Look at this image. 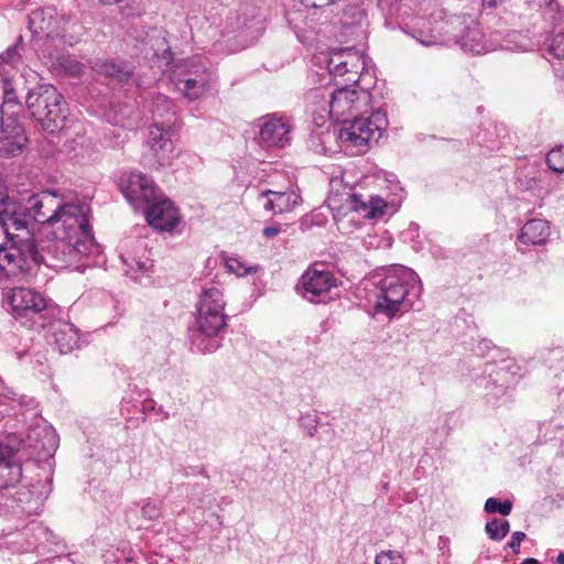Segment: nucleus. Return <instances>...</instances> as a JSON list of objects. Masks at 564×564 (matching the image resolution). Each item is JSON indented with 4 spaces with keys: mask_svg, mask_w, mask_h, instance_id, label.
<instances>
[{
    "mask_svg": "<svg viewBox=\"0 0 564 564\" xmlns=\"http://www.w3.org/2000/svg\"><path fill=\"white\" fill-rule=\"evenodd\" d=\"M61 18L53 8L36 9L29 15L30 30L41 37H54L59 33Z\"/></svg>",
    "mask_w": 564,
    "mask_h": 564,
    "instance_id": "nucleus-19",
    "label": "nucleus"
},
{
    "mask_svg": "<svg viewBox=\"0 0 564 564\" xmlns=\"http://www.w3.org/2000/svg\"><path fill=\"white\" fill-rule=\"evenodd\" d=\"M281 231L279 226H269L263 229V235L267 238H272L276 236Z\"/></svg>",
    "mask_w": 564,
    "mask_h": 564,
    "instance_id": "nucleus-41",
    "label": "nucleus"
},
{
    "mask_svg": "<svg viewBox=\"0 0 564 564\" xmlns=\"http://www.w3.org/2000/svg\"><path fill=\"white\" fill-rule=\"evenodd\" d=\"M301 426L306 431L308 436H314L317 432V419L316 416L306 415L300 419Z\"/></svg>",
    "mask_w": 564,
    "mask_h": 564,
    "instance_id": "nucleus-36",
    "label": "nucleus"
},
{
    "mask_svg": "<svg viewBox=\"0 0 564 564\" xmlns=\"http://www.w3.org/2000/svg\"><path fill=\"white\" fill-rule=\"evenodd\" d=\"M546 164L555 173H564V145H557L546 154Z\"/></svg>",
    "mask_w": 564,
    "mask_h": 564,
    "instance_id": "nucleus-29",
    "label": "nucleus"
},
{
    "mask_svg": "<svg viewBox=\"0 0 564 564\" xmlns=\"http://www.w3.org/2000/svg\"><path fill=\"white\" fill-rule=\"evenodd\" d=\"M549 51L554 57L564 58V31L553 36Z\"/></svg>",
    "mask_w": 564,
    "mask_h": 564,
    "instance_id": "nucleus-35",
    "label": "nucleus"
},
{
    "mask_svg": "<svg viewBox=\"0 0 564 564\" xmlns=\"http://www.w3.org/2000/svg\"><path fill=\"white\" fill-rule=\"evenodd\" d=\"M551 235L547 221L543 219H531L527 221L519 235V241L524 245H543Z\"/></svg>",
    "mask_w": 564,
    "mask_h": 564,
    "instance_id": "nucleus-23",
    "label": "nucleus"
},
{
    "mask_svg": "<svg viewBox=\"0 0 564 564\" xmlns=\"http://www.w3.org/2000/svg\"><path fill=\"white\" fill-rule=\"evenodd\" d=\"M141 516L147 521H155L162 516L160 503L145 499L141 502Z\"/></svg>",
    "mask_w": 564,
    "mask_h": 564,
    "instance_id": "nucleus-32",
    "label": "nucleus"
},
{
    "mask_svg": "<svg viewBox=\"0 0 564 564\" xmlns=\"http://www.w3.org/2000/svg\"><path fill=\"white\" fill-rule=\"evenodd\" d=\"M32 117L48 133L64 128L68 108L63 95L51 84H39L29 90L25 100Z\"/></svg>",
    "mask_w": 564,
    "mask_h": 564,
    "instance_id": "nucleus-4",
    "label": "nucleus"
},
{
    "mask_svg": "<svg viewBox=\"0 0 564 564\" xmlns=\"http://www.w3.org/2000/svg\"><path fill=\"white\" fill-rule=\"evenodd\" d=\"M421 293V281L412 269L393 267L378 282L373 308L391 319L397 313L411 310Z\"/></svg>",
    "mask_w": 564,
    "mask_h": 564,
    "instance_id": "nucleus-2",
    "label": "nucleus"
},
{
    "mask_svg": "<svg viewBox=\"0 0 564 564\" xmlns=\"http://www.w3.org/2000/svg\"><path fill=\"white\" fill-rule=\"evenodd\" d=\"M313 97H322L325 113L337 121L347 120V116H359L368 112L371 95L366 89H350L349 87H317Z\"/></svg>",
    "mask_w": 564,
    "mask_h": 564,
    "instance_id": "nucleus-5",
    "label": "nucleus"
},
{
    "mask_svg": "<svg viewBox=\"0 0 564 564\" xmlns=\"http://www.w3.org/2000/svg\"><path fill=\"white\" fill-rule=\"evenodd\" d=\"M6 54H7L6 59H7L8 62L13 63V62H14V59H15V58H18V54H17V51H15L14 48H10V50H8Z\"/></svg>",
    "mask_w": 564,
    "mask_h": 564,
    "instance_id": "nucleus-42",
    "label": "nucleus"
},
{
    "mask_svg": "<svg viewBox=\"0 0 564 564\" xmlns=\"http://www.w3.org/2000/svg\"><path fill=\"white\" fill-rule=\"evenodd\" d=\"M12 242L10 248H0V272L12 281H28L29 280V261L34 264H40L44 261L41 256L35 240L29 230L25 238L6 237Z\"/></svg>",
    "mask_w": 564,
    "mask_h": 564,
    "instance_id": "nucleus-6",
    "label": "nucleus"
},
{
    "mask_svg": "<svg viewBox=\"0 0 564 564\" xmlns=\"http://www.w3.org/2000/svg\"><path fill=\"white\" fill-rule=\"evenodd\" d=\"M317 88H314V89H311L306 96V99L307 101L314 106L316 108V110H321L324 112L323 110V107H325L326 105L324 104L322 97H313V93L316 90Z\"/></svg>",
    "mask_w": 564,
    "mask_h": 564,
    "instance_id": "nucleus-39",
    "label": "nucleus"
},
{
    "mask_svg": "<svg viewBox=\"0 0 564 564\" xmlns=\"http://www.w3.org/2000/svg\"><path fill=\"white\" fill-rule=\"evenodd\" d=\"M375 564H405V558L399 551L387 550L376 555Z\"/></svg>",
    "mask_w": 564,
    "mask_h": 564,
    "instance_id": "nucleus-33",
    "label": "nucleus"
},
{
    "mask_svg": "<svg viewBox=\"0 0 564 564\" xmlns=\"http://www.w3.org/2000/svg\"><path fill=\"white\" fill-rule=\"evenodd\" d=\"M336 279L330 271L308 268L300 280V292L310 302H317L319 297L335 288Z\"/></svg>",
    "mask_w": 564,
    "mask_h": 564,
    "instance_id": "nucleus-14",
    "label": "nucleus"
},
{
    "mask_svg": "<svg viewBox=\"0 0 564 564\" xmlns=\"http://www.w3.org/2000/svg\"><path fill=\"white\" fill-rule=\"evenodd\" d=\"M0 80L2 82V90H3V104L0 108V112L2 113V110L8 112V108L13 106L20 108V105L18 102L15 89L12 85V83L9 79H4L0 76Z\"/></svg>",
    "mask_w": 564,
    "mask_h": 564,
    "instance_id": "nucleus-30",
    "label": "nucleus"
},
{
    "mask_svg": "<svg viewBox=\"0 0 564 564\" xmlns=\"http://www.w3.org/2000/svg\"><path fill=\"white\" fill-rule=\"evenodd\" d=\"M150 226L160 231H171L178 223V213L170 199L150 203L145 210Z\"/></svg>",
    "mask_w": 564,
    "mask_h": 564,
    "instance_id": "nucleus-16",
    "label": "nucleus"
},
{
    "mask_svg": "<svg viewBox=\"0 0 564 564\" xmlns=\"http://www.w3.org/2000/svg\"><path fill=\"white\" fill-rule=\"evenodd\" d=\"M26 143L24 128L19 122L15 112L2 110L0 122V156H15L20 154Z\"/></svg>",
    "mask_w": 564,
    "mask_h": 564,
    "instance_id": "nucleus-11",
    "label": "nucleus"
},
{
    "mask_svg": "<svg viewBox=\"0 0 564 564\" xmlns=\"http://www.w3.org/2000/svg\"><path fill=\"white\" fill-rule=\"evenodd\" d=\"M58 444L57 434L48 426L31 429L26 437V446L32 448V454L37 459L51 457Z\"/></svg>",
    "mask_w": 564,
    "mask_h": 564,
    "instance_id": "nucleus-17",
    "label": "nucleus"
},
{
    "mask_svg": "<svg viewBox=\"0 0 564 564\" xmlns=\"http://www.w3.org/2000/svg\"><path fill=\"white\" fill-rule=\"evenodd\" d=\"M354 208L357 212L364 213V216L369 219L379 218L384 214L387 203L379 196H369L364 200L361 195H352Z\"/></svg>",
    "mask_w": 564,
    "mask_h": 564,
    "instance_id": "nucleus-25",
    "label": "nucleus"
},
{
    "mask_svg": "<svg viewBox=\"0 0 564 564\" xmlns=\"http://www.w3.org/2000/svg\"><path fill=\"white\" fill-rule=\"evenodd\" d=\"M0 235L25 238L29 235L28 220L21 212V204L9 197L7 186L0 178Z\"/></svg>",
    "mask_w": 564,
    "mask_h": 564,
    "instance_id": "nucleus-10",
    "label": "nucleus"
},
{
    "mask_svg": "<svg viewBox=\"0 0 564 564\" xmlns=\"http://www.w3.org/2000/svg\"><path fill=\"white\" fill-rule=\"evenodd\" d=\"M457 43L467 52L480 54L487 51L484 34L477 24L467 26L465 32L457 39Z\"/></svg>",
    "mask_w": 564,
    "mask_h": 564,
    "instance_id": "nucleus-26",
    "label": "nucleus"
},
{
    "mask_svg": "<svg viewBox=\"0 0 564 564\" xmlns=\"http://www.w3.org/2000/svg\"><path fill=\"white\" fill-rule=\"evenodd\" d=\"M521 564H540V563L538 560L529 557V558L523 560V562Z\"/></svg>",
    "mask_w": 564,
    "mask_h": 564,
    "instance_id": "nucleus-44",
    "label": "nucleus"
},
{
    "mask_svg": "<svg viewBox=\"0 0 564 564\" xmlns=\"http://www.w3.org/2000/svg\"><path fill=\"white\" fill-rule=\"evenodd\" d=\"M387 124L386 113L380 110L373 111L370 117L355 116L352 120L343 121L339 140L362 153L370 142H377L381 138Z\"/></svg>",
    "mask_w": 564,
    "mask_h": 564,
    "instance_id": "nucleus-7",
    "label": "nucleus"
},
{
    "mask_svg": "<svg viewBox=\"0 0 564 564\" xmlns=\"http://www.w3.org/2000/svg\"><path fill=\"white\" fill-rule=\"evenodd\" d=\"M12 312L17 318H42L47 307L44 296L26 288H14L9 297Z\"/></svg>",
    "mask_w": 564,
    "mask_h": 564,
    "instance_id": "nucleus-12",
    "label": "nucleus"
},
{
    "mask_svg": "<svg viewBox=\"0 0 564 564\" xmlns=\"http://www.w3.org/2000/svg\"><path fill=\"white\" fill-rule=\"evenodd\" d=\"M176 87L189 101L197 100L207 93L215 80V73L195 56L175 72Z\"/></svg>",
    "mask_w": 564,
    "mask_h": 564,
    "instance_id": "nucleus-8",
    "label": "nucleus"
},
{
    "mask_svg": "<svg viewBox=\"0 0 564 564\" xmlns=\"http://www.w3.org/2000/svg\"><path fill=\"white\" fill-rule=\"evenodd\" d=\"M24 510H25L28 513H31V512L33 511L31 508H28V509H25V508H24Z\"/></svg>",
    "mask_w": 564,
    "mask_h": 564,
    "instance_id": "nucleus-47",
    "label": "nucleus"
},
{
    "mask_svg": "<svg viewBox=\"0 0 564 564\" xmlns=\"http://www.w3.org/2000/svg\"><path fill=\"white\" fill-rule=\"evenodd\" d=\"M172 107V101L164 97V96H160L156 98V108L153 109V116L154 117H163V113L162 111L165 110V111H169Z\"/></svg>",
    "mask_w": 564,
    "mask_h": 564,
    "instance_id": "nucleus-37",
    "label": "nucleus"
},
{
    "mask_svg": "<svg viewBox=\"0 0 564 564\" xmlns=\"http://www.w3.org/2000/svg\"><path fill=\"white\" fill-rule=\"evenodd\" d=\"M485 531L494 541L503 540L510 531V524L505 519H494L486 523Z\"/></svg>",
    "mask_w": 564,
    "mask_h": 564,
    "instance_id": "nucleus-27",
    "label": "nucleus"
},
{
    "mask_svg": "<svg viewBox=\"0 0 564 564\" xmlns=\"http://www.w3.org/2000/svg\"><path fill=\"white\" fill-rule=\"evenodd\" d=\"M61 70L69 76L78 77L84 73L85 65L70 56H62L58 58Z\"/></svg>",
    "mask_w": 564,
    "mask_h": 564,
    "instance_id": "nucleus-28",
    "label": "nucleus"
},
{
    "mask_svg": "<svg viewBox=\"0 0 564 564\" xmlns=\"http://www.w3.org/2000/svg\"><path fill=\"white\" fill-rule=\"evenodd\" d=\"M417 41L423 44L424 46H430V45H434L437 43V39L435 35H421L420 37H417Z\"/></svg>",
    "mask_w": 564,
    "mask_h": 564,
    "instance_id": "nucleus-40",
    "label": "nucleus"
},
{
    "mask_svg": "<svg viewBox=\"0 0 564 564\" xmlns=\"http://www.w3.org/2000/svg\"><path fill=\"white\" fill-rule=\"evenodd\" d=\"M17 454L8 442L0 441V487H11L21 480L22 466Z\"/></svg>",
    "mask_w": 564,
    "mask_h": 564,
    "instance_id": "nucleus-18",
    "label": "nucleus"
},
{
    "mask_svg": "<svg viewBox=\"0 0 564 564\" xmlns=\"http://www.w3.org/2000/svg\"><path fill=\"white\" fill-rule=\"evenodd\" d=\"M120 189L123 196L134 206L150 204L156 198V188L152 180L142 173H130L121 177Z\"/></svg>",
    "mask_w": 564,
    "mask_h": 564,
    "instance_id": "nucleus-15",
    "label": "nucleus"
},
{
    "mask_svg": "<svg viewBox=\"0 0 564 564\" xmlns=\"http://www.w3.org/2000/svg\"><path fill=\"white\" fill-rule=\"evenodd\" d=\"M138 265H139V268H140L141 270H143V269H144V265H143V263H142V262H138Z\"/></svg>",
    "mask_w": 564,
    "mask_h": 564,
    "instance_id": "nucleus-46",
    "label": "nucleus"
},
{
    "mask_svg": "<svg viewBox=\"0 0 564 564\" xmlns=\"http://www.w3.org/2000/svg\"><path fill=\"white\" fill-rule=\"evenodd\" d=\"M225 300L223 291L216 286L202 290L196 305L197 333L193 345L204 354L216 351L221 340L219 334L226 327Z\"/></svg>",
    "mask_w": 564,
    "mask_h": 564,
    "instance_id": "nucleus-3",
    "label": "nucleus"
},
{
    "mask_svg": "<svg viewBox=\"0 0 564 564\" xmlns=\"http://www.w3.org/2000/svg\"><path fill=\"white\" fill-rule=\"evenodd\" d=\"M226 268L229 272L236 274L237 276H245L247 274L256 272V268L247 267L237 258H227Z\"/></svg>",
    "mask_w": 564,
    "mask_h": 564,
    "instance_id": "nucleus-34",
    "label": "nucleus"
},
{
    "mask_svg": "<svg viewBox=\"0 0 564 564\" xmlns=\"http://www.w3.org/2000/svg\"><path fill=\"white\" fill-rule=\"evenodd\" d=\"M261 197H267L264 209L273 214H283L291 212L301 202V197L293 191L275 192L271 189L263 191Z\"/></svg>",
    "mask_w": 564,
    "mask_h": 564,
    "instance_id": "nucleus-21",
    "label": "nucleus"
},
{
    "mask_svg": "<svg viewBox=\"0 0 564 564\" xmlns=\"http://www.w3.org/2000/svg\"><path fill=\"white\" fill-rule=\"evenodd\" d=\"M21 212L26 217L28 230L32 220L52 229L56 238L53 251L61 265L78 261L95 248L86 205L63 203L58 196L42 192L30 196Z\"/></svg>",
    "mask_w": 564,
    "mask_h": 564,
    "instance_id": "nucleus-1",
    "label": "nucleus"
},
{
    "mask_svg": "<svg viewBox=\"0 0 564 564\" xmlns=\"http://www.w3.org/2000/svg\"><path fill=\"white\" fill-rule=\"evenodd\" d=\"M556 564H564V552H560L556 557Z\"/></svg>",
    "mask_w": 564,
    "mask_h": 564,
    "instance_id": "nucleus-45",
    "label": "nucleus"
},
{
    "mask_svg": "<svg viewBox=\"0 0 564 564\" xmlns=\"http://www.w3.org/2000/svg\"><path fill=\"white\" fill-rule=\"evenodd\" d=\"M52 335L61 354H68L79 346L78 329L70 323H55Z\"/></svg>",
    "mask_w": 564,
    "mask_h": 564,
    "instance_id": "nucleus-22",
    "label": "nucleus"
},
{
    "mask_svg": "<svg viewBox=\"0 0 564 564\" xmlns=\"http://www.w3.org/2000/svg\"><path fill=\"white\" fill-rule=\"evenodd\" d=\"M170 128L158 122L153 123L149 131L148 149L143 154V161L153 169L170 165L176 156Z\"/></svg>",
    "mask_w": 564,
    "mask_h": 564,
    "instance_id": "nucleus-9",
    "label": "nucleus"
},
{
    "mask_svg": "<svg viewBox=\"0 0 564 564\" xmlns=\"http://www.w3.org/2000/svg\"><path fill=\"white\" fill-rule=\"evenodd\" d=\"M291 127L281 117H270L260 128V138L267 147L283 148L291 141Z\"/></svg>",
    "mask_w": 564,
    "mask_h": 564,
    "instance_id": "nucleus-20",
    "label": "nucleus"
},
{
    "mask_svg": "<svg viewBox=\"0 0 564 564\" xmlns=\"http://www.w3.org/2000/svg\"><path fill=\"white\" fill-rule=\"evenodd\" d=\"M99 4L102 6H112L123 2L124 0H96Z\"/></svg>",
    "mask_w": 564,
    "mask_h": 564,
    "instance_id": "nucleus-43",
    "label": "nucleus"
},
{
    "mask_svg": "<svg viewBox=\"0 0 564 564\" xmlns=\"http://www.w3.org/2000/svg\"><path fill=\"white\" fill-rule=\"evenodd\" d=\"M365 57L351 47L335 52L328 59V69L334 76L347 75V80L357 83L360 73L365 69Z\"/></svg>",
    "mask_w": 564,
    "mask_h": 564,
    "instance_id": "nucleus-13",
    "label": "nucleus"
},
{
    "mask_svg": "<svg viewBox=\"0 0 564 564\" xmlns=\"http://www.w3.org/2000/svg\"><path fill=\"white\" fill-rule=\"evenodd\" d=\"M525 539V533L521 531L513 532L510 542L508 543V547H510L513 553L518 554L520 552L521 542Z\"/></svg>",
    "mask_w": 564,
    "mask_h": 564,
    "instance_id": "nucleus-38",
    "label": "nucleus"
},
{
    "mask_svg": "<svg viewBox=\"0 0 564 564\" xmlns=\"http://www.w3.org/2000/svg\"><path fill=\"white\" fill-rule=\"evenodd\" d=\"M94 69L107 77L113 78L119 83H127L133 75V66L128 62H113L109 59L99 61Z\"/></svg>",
    "mask_w": 564,
    "mask_h": 564,
    "instance_id": "nucleus-24",
    "label": "nucleus"
},
{
    "mask_svg": "<svg viewBox=\"0 0 564 564\" xmlns=\"http://www.w3.org/2000/svg\"><path fill=\"white\" fill-rule=\"evenodd\" d=\"M484 510L487 513H499L503 517L509 516L512 510V502L510 500H506L503 502L499 501L497 498H488L485 502Z\"/></svg>",
    "mask_w": 564,
    "mask_h": 564,
    "instance_id": "nucleus-31",
    "label": "nucleus"
}]
</instances>
